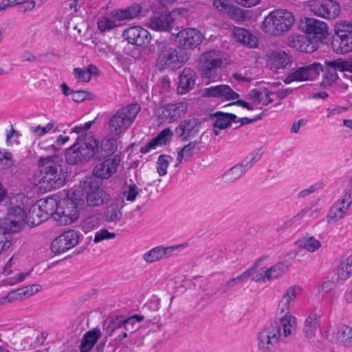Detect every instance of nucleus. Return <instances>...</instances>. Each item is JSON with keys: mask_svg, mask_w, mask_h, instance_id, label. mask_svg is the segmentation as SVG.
<instances>
[{"mask_svg": "<svg viewBox=\"0 0 352 352\" xmlns=\"http://www.w3.org/2000/svg\"><path fill=\"white\" fill-rule=\"evenodd\" d=\"M58 155L41 157L37 162L38 169L34 174V181L45 191L60 188L65 184L67 173Z\"/></svg>", "mask_w": 352, "mask_h": 352, "instance_id": "nucleus-1", "label": "nucleus"}, {"mask_svg": "<svg viewBox=\"0 0 352 352\" xmlns=\"http://www.w3.org/2000/svg\"><path fill=\"white\" fill-rule=\"evenodd\" d=\"M286 336V315L278 321L265 324L256 334L259 352H276L282 340V333Z\"/></svg>", "mask_w": 352, "mask_h": 352, "instance_id": "nucleus-2", "label": "nucleus"}, {"mask_svg": "<svg viewBox=\"0 0 352 352\" xmlns=\"http://www.w3.org/2000/svg\"><path fill=\"white\" fill-rule=\"evenodd\" d=\"M98 140L93 136L81 135L76 142L67 148L65 157L70 164L88 161L92 157L98 159Z\"/></svg>", "mask_w": 352, "mask_h": 352, "instance_id": "nucleus-3", "label": "nucleus"}, {"mask_svg": "<svg viewBox=\"0 0 352 352\" xmlns=\"http://www.w3.org/2000/svg\"><path fill=\"white\" fill-rule=\"evenodd\" d=\"M140 111V106L134 103L118 109L109 119L107 126L113 135L124 133L134 122Z\"/></svg>", "mask_w": 352, "mask_h": 352, "instance_id": "nucleus-4", "label": "nucleus"}, {"mask_svg": "<svg viewBox=\"0 0 352 352\" xmlns=\"http://www.w3.org/2000/svg\"><path fill=\"white\" fill-rule=\"evenodd\" d=\"M83 202L79 191L68 190L65 197L58 203L54 220L60 225L69 224L78 218V208Z\"/></svg>", "mask_w": 352, "mask_h": 352, "instance_id": "nucleus-5", "label": "nucleus"}, {"mask_svg": "<svg viewBox=\"0 0 352 352\" xmlns=\"http://www.w3.org/2000/svg\"><path fill=\"white\" fill-rule=\"evenodd\" d=\"M188 59L187 54L179 56L176 48L167 43H161L159 45V53L155 62V67L160 72L175 69Z\"/></svg>", "mask_w": 352, "mask_h": 352, "instance_id": "nucleus-6", "label": "nucleus"}, {"mask_svg": "<svg viewBox=\"0 0 352 352\" xmlns=\"http://www.w3.org/2000/svg\"><path fill=\"white\" fill-rule=\"evenodd\" d=\"M300 28L307 34L311 43L314 44L316 51L320 45L325 43L329 35L327 23L314 18H305V21H301Z\"/></svg>", "mask_w": 352, "mask_h": 352, "instance_id": "nucleus-7", "label": "nucleus"}, {"mask_svg": "<svg viewBox=\"0 0 352 352\" xmlns=\"http://www.w3.org/2000/svg\"><path fill=\"white\" fill-rule=\"evenodd\" d=\"M331 47L337 54H346L352 51L351 23L342 21L336 24Z\"/></svg>", "mask_w": 352, "mask_h": 352, "instance_id": "nucleus-8", "label": "nucleus"}, {"mask_svg": "<svg viewBox=\"0 0 352 352\" xmlns=\"http://www.w3.org/2000/svg\"><path fill=\"white\" fill-rule=\"evenodd\" d=\"M80 186L89 206H100L110 200V195L100 188L96 179L90 177L80 182Z\"/></svg>", "mask_w": 352, "mask_h": 352, "instance_id": "nucleus-9", "label": "nucleus"}, {"mask_svg": "<svg viewBox=\"0 0 352 352\" xmlns=\"http://www.w3.org/2000/svg\"><path fill=\"white\" fill-rule=\"evenodd\" d=\"M307 6L314 15L328 20L335 19L340 13V6L337 0H310Z\"/></svg>", "mask_w": 352, "mask_h": 352, "instance_id": "nucleus-10", "label": "nucleus"}, {"mask_svg": "<svg viewBox=\"0 0 352 352\" xmlns=\"http://www.w3.org/2000/svg\"><path fill=\"white\" fill-rule=\"evenodd\" d=\"M223 64L222 54L220 51L209 50L202 53L198 60V68L202 76L211 78L216 70L222 67Z\"/></svg>", "mask_w": 352, "mask_h": 352, "instance_id": "nucleus-11", "label": "nucleus"}, {"mask_svg": "<svg viewBox=\"0 0 352 352\" xmlns=\"http://www.w3.org/2000/svg\"><path fill=\"white\" fill-rule=\"evenodd\" d=\"M261 29L270 35L283 34L286 30V10L276 9L271 12L261 23Z\"/></svg>", "mask_w": 352, "mask_h": 352, "instance_id": "nucleus-12", "label": "nucleus"}, {"mask_svg": "<svg viewBox=\"0 0 352 352\" xmlns=\"http://www.w3.org/2000/svg\"><path fill=\"white\" fill-rule=\"evenodd\" d=\"M175 35L178 47L183 50L195 49L204 40V35L196 28H185L178 31L177 28Z\"/></svg>", "mask_w": 352, "mask_h": 352, "instance_id": "nucleus-13", "label": "nucleus"}, {"mask_svg": "<svg viewBox=\"0 0 352 352\" xmlns=\"http://www.w3.org/2000/svg\"><path fill=\"white\" fill-rule=\"evenodd\" d=\"M322 71L323 66L319 63H314L309 65L292 69L287 74V85L294 82L314 80Z\"/></svg>", "mask_w": 352, "mask_h": 352, "instance_id": "nucleus-14", "label": "nucleus"}, {"mask_svg": "<svg viewBox=\"0 0 352 352\" xmlns=\"http://www.w3.org/2000/svg\"><path fill=\"white\" fill-rule=\"evenodd\" d=\"M352 204V190L345 192L342 198L336 201L330 208L327 215L329 224L336 223L344 217Z\"/></svg>", "mask_w": 352, "mask_h": 352, "instance_id": "nucleus-15", "label": "nucleus"}, {"mask_svg": "<svg viewBox=\"0 0 352 352\" xmlns=\"http://www.w3.org/2000/svg\"><path fill=\"white\" fill-rule=\"evenodd\" d=\"M80 233L75 230L64 232L57 236L51 244L54 253H63L76 246L79 242Z\"/></svg>", "mask_w": 352, "mask_h": 352, "instance_id": "nucleus-16", "label": "nucleus"}, {"mask_svg": "<svg viewBox=\"0 0 352 352\" xmlns=\"http://www.w3.org/2000/svg\"><path fill=\"white\" fill-rule=\"evenodd\" d=\"M123 38L129 44L141 46L148 44L151 40L150 33L140 26H131L122 32Z\"/></svg>", "mask_w": 352, "mask_h": 352, "instance_id": "nucleus-17", "label": "nucleus"}, {"mask_svg": "<svg viewBox=\"0 0 352 352\" xmlns=\"http://www.w3.org/2000/svg\"><path fill=\"white\" fill-rule=\"evenodd\" d=\"M187 109L185 102L168 104L158 109L159 118L166 122H172L183 116Z\"/></svg>", "mask_w": 352, "mask_h": 352, "instance_id": "nucleus-18", "label": "nucleus"}, {"mask_svg": "<svg viewBox=\"0 0 352 352\" xmlns=\"http://www.w3.org/2000/svg\"><path fill=\"white\" fill-rule=\"evenodd\" d=\"M328 338L331 342L352 346V328L339 324L328 334Z\"/></svg>", "mask_w": 352, "mask_h": 352, "instance_id": "nucleus-19", "label": "nucleus"}, {"mask_svg": "<svg viewBox=\"0 0 352 352\" xmlns=\"http://www.w3.org/2000/svg\"><path fill=\"white\" fill-rule=\"evenodd\" d=\"M120 164V159L117 157L105 160L104 162L97 164L93 169L94 178L101 179L109 178L117 170Z\"/></svg>", "mask_w": 352, "mask_h": 352, "instance_id": "nucleus-20", "label": "nucleus"}, {"mask_svg": "<svg viewBox=\"0 0 352 352\" xmlns=\"http://www.w3.org/2000/svg\"><path fill=\"white\" fill-rule=\"evenodd\" d=\"M149 27L157 31H167L171 34H175L174 29V19L170 14H155L149 19Z\"/></svg>", "mask_w": 352, "mask_h": 352, "instance_id": "nucleus-21", "label": "nucleus"}, {"mask_svg": "<svg viewBox=\"0 0 352 352\" xmlns=\"http://www.w3.org/2000/svg\"><path fill=\"white\" fill-rule=\"evenodd\" d=\"M200 127L198 119L191 118L182 121L175 129V133L182 140H187L189 138L196 135Z\"/></svg>", "mask_w": 352, "mask_h": 352, "instance_id": "nucleus-22", "label": "nucleus"}, {"mask_svg": "<svg viewBox=\"0 0 352 352\" xmlns=\"http://www.w3.org/2000/svg\"><path fill=\"white\" fill-rule=\"evenodd\" d=\"M183 246L182 244L175 246L164 247L162 245L156 246L143 254V259L148 263H154L165 258L169 257L173 252Z\"/></svg>", "mask_w": 352, "mask_h": 352, "instance_id": "nucleus-23", "label": "nucleus"}, {"mask_svg": "<svg viewBox=\"0 0 352 352\" xmlns=\"http://www.w3.org/2000/svg\"><path fill=\"white\" fill-rule=\"evenodd\" d=\"M142 10V7L139 3H133L125 8L115 9L110 12V16L114 21H122L131 20L138 17Z\"/></svg>", "mask_w": 352, "mask_h": 352, "instance_id": "nucleus-24", "label": "nucleus"}, {"mask_svg": "<svg viewBox=\"0 0 352 352\" xmlns=\"http://www.w3.org/2000/svg\"><path fill=\"white\" fill-rule=\"evenodd\" d=\"M26 217L23 208L16 206L8 210V221L9 224L8 228L10 232H17L21 228L23 222Z\"/></svg>", "mask_w": 352, "mask_h": 352, "instance_id": "nucleus-25", "label": "nucleus"}, {"mask_svg": "<svg viewBox=\"0 0 352 352\" xmlns=\"http://www.w3.org/2000/svg\"><path fill=\"white\" fill-rule=\"evenodd\" d=\"M287 45L298 51L305 53H312L316 51L314 44L306 35L293 34L287 38Z\"/></svg>", "mask_w": 352, "mask_h": 352, "instance_id": "nucleus-26", "label": "nucleus"}, {"mask_svg": "<svg viewBox=\"0 0 352 352\" xmlns=\"http://www.w3.org/2000/svg\"><path fill=\"white\" fill-rule=\"evenodd\" d=\"M196 72L190 67H185L179 77L177 91L179 94L189 92L195 87Z\"/></svg>", "mask_w": 352, "mask_h": 352, "instance_id": "nucleus-27", "label": "nucleus"}, {"mask_svg": "<svg viewBox=\"0 0 352 352\" xmlns=\"http://www.w3.org/2000/svg\"><path fill=\"white\" fill-rule=\"evenodd\" d=\"M204 96L206 97L224 98L227 100H234L239 95L234 91L228 85H219L206 88Z\"/></svg>", "mask_w": 352, "mask_h": 352, "instance_id": "nucleus-28", "label": "nucleus"}, {"mask_svg": "<svg viewBox=\"0 0 352 352\" xmlns=\"http://www.w3.org/2000/svg\"><path fill=\"white\" fill-rule=\"evenodd\" d=\"M173 133L170 128H166L160 131L158 135L154 138L151 139L145 146L140 148L142 153H146L151 150H154L158 146L166 144L168 142Z\"/></svg>", "mask_w": 352, "mask_h": 352, "instance_id": "nucleus-29", "label": "nucleus"}, {"mask_svg": "<svg viewBox=\"0 0 352 352\" xmlns=\"http://www.w3.org/2000/svg\"><path fill=\"white\" fill-rule=\"evenodd\" d=\"M285 265L283 263L275 265L265 271L264 274H258L252 280L254 282H265L277 278L284 273Z\"/></svg>", "mask_w": 352, "mask_h": 352, "instance_id": "nucleus-30", "label": "nucleus"}, {"mask_svg": "<svg viewBox=\"0 0 352 352\" xmlns=\"http://www.w3.org/2000/svg\"><path fill=\"white\" fill-rule=\"evenodd\" d=\"M100 336V330L96 328L86 332L81 340L80 352H89Z\"/></svg>", "mask_w": 352, "mask_h": 352, "instance_id": "nucleus-31", "label": "nucleus"}, {"mask_svg": "<svg viewBox=\"0 0 352 352\" xmlns=\"http://www.w3.org/2000/svg\"><path fill=\"white\" fill-rule=\"evenodd\" d=\"M321 316L316 314H311L305 320L303 333L305 337L311 338L315 336L316 330L320 326Z\"/></svg>", "mask_w": 352, "mask_h": 352, "instance_id": "nucleus-32", "label": "nucleus"}, {"mask_svg": "<svg viewBox=\"0 0 352 352\" xmlns=\"http://www.w3.org/2000/svg\"><path fill=\"white\" fill-rule=\"evenodd\" d=\"M233 35L239 42L250 47H255L257 45V38L244 28H235L233 31Z\"/></svg>", "mask_w": 352, "mask_h": 352, "instance_id": "nucleus-33", "label": "nucleus"}, {"mask_svg": "<svg viewBox=\"0 0 352 352\" xmlns=\"http://www.w3.org/2000/svg\"><path fill=\"white\" fill-rule=\"evenodd\" d=\"M214 116H217L216 120L213 122L214 128H219L224 129L231 125V122H236L237 117L235 114L230 113H222L221 111L216 112Z\"/></svg>", "mask_w": 352, "mask_h": 352, "instance_id": "nucleus-34", "label": "nucleus"}, {"mask_svg": "<svg viewBox=\"0 0 352 352\" xmlns=\"http://www.w3.org/2000/svg\"><path fill=\"white\" fill-rule=\"evenodd\" d=\"M98 159L112 155L117 150V142L115 139H104L100 142L98 141Z\"/></svg>", "mask_w": 352, "mask_h": 352, "instance_id": "nucleus-35", "label": "nucleus"}, {"mask_svg": "<svg viewBox=\"0 0 352 352\" xmlns=\"http://www.w3.org/2000/svg\"><path fill=\"white\" fill-rule=\"evenodd\" d=\"M133 324L132 318L124 319L122 317H117L116 318L111 320L107 324L105 331L108 336H111L118 329H128V326Z\"/></svg>", "mask_w": 352, "mask_h": 352, "instance_id": "nucleus-36", "label": "nucleus"}, {"mask_svg": "<svg viewBox=\"0 0 352 352\" xmlns=\"http://www.w3.org/2000/svg\"><path fill=\"white\" fill-rule=\"evenodd\" d=\"M36 204L48 218L52 217L54 219V214L58 212V203L56 199L47 197L46 199H41L38 201Z\"/></svg>", "mask_w": 352, "mask_h": 352, "instance_id": "nucleus-37", "label": "nucleus"}, {"mask_svg": "<svg viewBox=\"0 0 352 352\" xmlns=\"http://www.w3.org/2000/svg\"><path fill=\"white\" fill-rule=\"evenodd\" d=\"M122 206L117 203H111L104 211V218L108 223H117L122 217Z\"/></svg>", "mask_w": 352, "mask_h": 352, "instance_id": "nucleus-38", "label": "nucleus"}, {"mask_svg": "<svg viewBox=\"0 0 352 352\" xmlns=\"http://www.w3.org/2000/svg\"><path fill=\"white\" fill-rule=\"evenodd\" d=\"M325 63L329 67L333 69V73H329L326 75L323 79V83L327 84L328 85H331L336 81L338 78L336 72H342V67H343L342 64V58L326 61Z\"/></svg>", "mask_w": 352, "mask_h": 352, "instance_id": "nucleus-39", "label": "nucleus"}, {"mask_svg": "<svg viewBox=\"0 0 352 352\" xmlns=\"http://www.w3.org/2000/svg\"><path fill=\"white\" fill-rule=\"evenodd\" d=\"M250 167H252L251 162L239 164L227 171L225 173L224 177L228 181H234L240 178L244 174L245 170L249 169Z\"/></svg>", "mask_w": 352, "mask_h": 352, "instance_id": "nucleus-40", "label": "nucleus"}, {"mask_svg": "<svg viewBox=\"0 0 352 352\" xmlns=\"http://www.w3.org/2000/svg\"><path fill=\"white\" fill-rule=\"evenodd\" d=\"M28 219L29 222L31 223L33 226H38L44 221L47 220L48 217L44 213V212L41 210V208L36 203L31 206L29 210Z\"/></svg>", "mask_w": 352, "mask_h": 352, "instance_id": "nucleus-41", "label": "nucleus"}, {"mask_svg": "<svg viewBox=\"0 0 352 352\" xmlns=\"http://www.w3.org/2000/svg\"><path fill=\"white\" fill-rule=\"evenodd\" d=\"M271 69L277 71L284 69L286 66V52L284 51H274L270 56Z\"/></svg>", "mask_w": 352, "mask_h": 352, "instance_id": "nucleus-42", "label": "nucleus"}, {"mask_svg": "<svg viewBox=\"0 0 352 352\" xmlns=\"http://www.w3.org/2000/svg\"><path fill=\"white\" fill-rule=\"evenodd\" d=\"M41 289V286L40 285L32 284L31 285L16 289L13 291V292L16 293L15 297L17 298V300H21L23 298H28L38 293Z\"/></svg>", "mask_w": 352, "mask_h": 352, "instance_id": "nucleus-43", "label": "nucleus"}, {"mask_svg": "<svg viewBox=\"0 0 352 352\" xmlns=\"http://www.w3.org/2000/svg\"><path fill=\"white\" fill-rule=\"evenodd\" d=\"M352 275V254L349 256L344 263H342L338 270V278L346 280Z\"/></svg>", "mask_w": 352, "mask_h": 352, "instance_id": "nucleus-44", "label": "nucleus"}, {"mask_svg": "<svg viewBox=\"0 0 352 352\" xmlns=\"http://www.w3.org/2000/svg\"><path fill=\"white\" fill-rule=\"evenodd\" d=\"M12 233L6 227H0V254L11 245Z\"/></svg>", "mask_w": 352, "mask_h": 352, "instance_id": "nucleus-45", "label": "nucleus"}, {"mask_svg": "<svg viewBox=\"0 0 352 352\" xmlns=\"http://www.w3.org/2000/svg\"><path fill=\"white\" fill-rule=\"evenodd\" d=\"M172 159V157L168 155H161L159 156L156 163V168L160 176H164L166 174L167 168Z\"/></svg>", "mask_w": 352, "mask_h": 352, "instance_id": "nucleus-46", "label": "nucleus"}, {"mask_svg": "<svg viewBox=\"0 0 352 352\" xmlns=\"http://www.w3.org/2000/svg\"><path fill=\"white\" fill-rule=\"evenodd\" d=\"M197 144V141L190 142L188 144L184 146L182 149L178 153L177 160L180 163L182 160H187L190 159L192 155L193 151Z\"/></svg>", "mask_w": 352, "mask_h": 352, "instance_id": "nucleus-47", "label": "nucleus"}, {"mask_svg": "<svg viewBox=\"0 0 352 352\" xmlns=\"http://www.w3.org/2000/svg\"><path fill=\"white\" fill-rule=\"evenodd\" d=\"M12 155L10 152L0 150V170H6L14 164Z\"/></svg>", "mask_w": 352, "mask_h": 352, "instance_id": "nucleus-48", "label": "nucleus"}, {"mask_svg": "<svg viewBox=\"0 0 352 352\" xmlns=\"http://www.w3.org/2000/svg\"><path fill=\"white\" fill-rule=\"evenodd\" d=\"M100 225V219L98 216H91L87 217L82 224V228L85 232L98 228Z\"/></svg>", "mask_w": 352, "mask_h": 352, "instance_id": "nucleus-49", "label": "nucleus"}, {"mask_svg": "<svg viewBox=\"0 0 352 352\" xmlns=\"http://www.w3.org/2000/svg\"><path fill=\"white\" fill-rule=\"evenodd\" d=\"M250 96L251 99H253L257 103H263L267 104L270 101L267 100L268 92L265 91H258L257 89H253L250 91Z\"/></svg>", "mask_w": 352, "mask_h": 352, "instance_id": "nucleus-50", "label": "nucleus"}, {"mask_svg": "<svg viewBox=\"0 0 352 352\" xmlns=\"http://www.w3.org/2000/svg\"><path fill=\"white\" fill-rule=\"evenodd\" d=\"M302 246L309 252H314L320 247V243L318 240L310 236L301 242Z\"/></svg>", "mask_w": 352, "mask_h": 352, "instance_id": "nucleus-51", "label": "nucleus"}, {"mask_svg": "<svg viewBox=\"0 0 352 352\" xmlns=\"http://www.w3.org/2000/svg\"><path fill=\"white\" fill-rule=\"evenodd\" d=\"M113 19L102 17L98 21V28L101 32L109 31L116 27V24Z\"/></svg>", "mask_w": 352, "mask_h": 352, "instance_id": "nucleus-52", "label": "nucleus"}, {"mask_svg": "<svg viewBox=\"0 0 352 352\" xmlns=\"http://www.w3.org/2000/svg\"><path fill=\"white\" fill-rule=\"evenodd\" d=\"M301 293L302 288L299 285H293L287 289V309L289 308L290 303L294 302Z\"/></svg>", "mask_w": 352, "mask_h": 352, "instance_id": "nucleus-53", "label": "nucleus"}, {"mask_svg": "<svg viewBox=\"0 0 352 352\" xmlns=\"http://www.w3.org/2000/svg\"><path fill=\"white\" fill-rule=\"evenodd\" d=\"M94 95L87 91H75L72 94V100L76 102H80L85 100H93Z\"/></svg>", "mask_w": 352, "mask_h": 352, "instance_id": "nucleus-54", "label": "nucleus"}, {"mask_svg": "<svg viewBox=\"0 0 352 352\" xmlns=\"http://www.w3.org/2000/svg\"><path fill=\"white\" fill-rule=\"evenodd\" d=\"M115 236L114 232H110L107 229H102L95 234L94 242L98 243L103 240L113 239Z\"/></svg>", "mask_w": 352, "mask_h": 352, "instance_id": "nucleus-55", "label": "nucleus"}, {"mask_svg": "<svg viewBox=\"0 0 352 352\" xmlns=\"http://www.w3.org/2000/svg\"><path fill=\"white\" fill-rule=\"evenodd\" d=\"M160 320V316H155L153 318H147L146 326L151 331H160L163 326Z\"/></svg>", "mask_w": 352, "mask_h": 352, "instance_id": "nucleus-56", "label": "nucleus"}, {"mask_svg": "<svg viewBox=\"0 0 352 352\" xmlns=\"http://www.w3.org/2000/svg\"><path fill=\"white\" fill-rule=\"evenodd\" d=\"M234 21H239L243 18V11L241 9L234 6L232 4L224 12Z\"/></svg>", "mask_w": 352, "mask_h": 352, "instance_id": "nucleus-57", "label": "nucleus"}, {"mask_svg": "<svg viewBox=\"0 0 352 352\" xmlns=\"http://www.w3.org/2000/svg\"><path fill=\"white\" fill-rule=\"evenodd\" d=\"M74 74L79 81L87 82L91 80L90 74L86 69L77 67L74 69Z\"/></svg>", "mask_w": 352, "mask_h": 352, "instance_id": "nucleus-58", "label": "nucleus"}, {"mask_svg": "<svg viewBox=\"0 0 352 352\" xmlns=\"http://www.w3.org/2000/svg\"><path fill=\"white\" fill-rule=\"evenodd\" d=\"M232 4L230 0H213L214 8L222 13H224Z\"/></svg>", "mask_w": 352, "mask_h": 352, "instance_id": "nucleus-59", "label": "nucleus"}, {"mask_svg": "<svg viewBox=\"0 0 352 352\" xmlns=\"http://www.w3.org/2000/svg\"><path fill=\"white\" fill-rule=\"evenodd\" d=\"M297 331L296 318L287 314V336L296 334Z\"/></svg>", "mask_w": 352, "mask_h": 352, "instance_id": "nucleus-60", "label": "nucleus"}, {"mask_svg": "<svg viewBox=\"0 0 352 352\" xmlns=\"http://www.w3.org/2000/svg\"><path fill=\"white\" fill-rule=\"evenodd\" d=\"M139 194V190L135 184H131L129 186L127 190L124 192V195L127 201H133Z\"/></svg>", "mask_w": 352, "mask_h": 352, "instance_id": "nucleus-61", "label": "nucleus"}, {"mask_svg": "<svg viewBox=\"0 0 352 352\" xmlns=\"http://www.w3.org/2000/svg\"><path fill=\"white\" fill-rule=\"evenodd\" d=\"M54 126L53 122H49L45 126H38L32 129V131L38 135H43L50 131Z\"/></svg>", "mask_w": 352, "mask_h": 352, "instance_id": "nucleus-62", "label": "nucleus"}, {"mask_svg": "<svg viewBox=\"0 0 352 352\" xmlns=\"http://www.w3.org/2000/svg\"><path fill=\"white\" fill-rule=\"evenodd\" d=\"M321 186H322L321 183H316V184L310 186L309 188L301 190L298 193V196L299 197H305V196L314 192L316 190L320 188Z\"/></svg>", "mask_w": 352, "mask_h": 352, "instance_id": "nucleus-63", "label": "nucleus"}, {"mask_svg": "<svg viewBox=\"0 0 352 352\" xmlns=\"http://www.w3.org/2000/svg\"><path fill=\"white\" fill-rule=\"evenodd\" d=\"M94 120L87 122L85 123L83 125L78 126L72 129V133H82L89 130L92 124H94Z\"/></svg>", "mask_w": 352, "mask_h": 352, "instance_id": "nucleus-64", "label": "nucleus"}]
</instances>
